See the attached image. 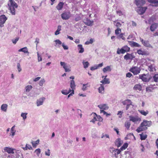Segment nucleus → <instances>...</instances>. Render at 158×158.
Instances as JSON below:
<instances>
[{"mask_svg":"<svg viewBox=\"0 0 158 158\" xmlns=\"http://www.w3.org/2000/svg\"><path fill=\"white\" fill-rule=\"evenodd\" d=\"M152 125V122L146 120H143L141 123L140 126L137 129L136 131L139 133L141 131L147 130L148 127H150Z\"/></svg>","mask_w":158,"mask_h":158,"instance_id":"nucleus-1","label":"nucleus"},{"mask_svg":"<svg viewBox=\"0 0 158 158\" xmlns=\"http://www.w3.org/2000/svg\"><path fill=\"white\" fill-rule=\"evenodd\" d=\"M8 5L10 12L12 15L15 14V9L18 7L17 4L13 0H9Z\"/></svg>","mask_w":158,"mask_h":158,"instance_id":"nucleus-2","label":"nucleus"},{"mask_svg":"<svg viewBox=\"0 0 158 158\" xmlns=\"http://www.w3.org/2000/svg\"><path fill=\"white\" fill-rule=\"evenodd\" d=\"M121 31L122 30L121 28H117L115 30V34L117 36V38L118 39H122L123 40H125V34L121 33Z\"/></svg>","mask_w":158,"mask_h":158,"instance_id":"nucleus-3","label":"nucleus"},{"mask_svg":"<svg viewBox=\"0 0 158 158\" xmlns=\"http://www.w3.org/2000/svg\"><path fill=\"white\" fill-rule=\"evenodd\" d=\"M98 107L101 109L100 113H103L104 114L106 115V116L110 115V114H108L104 110H107L109 108V107L106 104H102L98 106Z\"/></svg>","mask_w":158,"mask_h":158,"instance_id":"nucleus-4","label":"nucleus"},{"mask_svg":"<svg viewBox=\"0 0 158 158\" xmlns=\"http://www.w3.org/2000/svg\"><path fill=\"white\" fill-rule=\"evenodd\" d=\"M139 79L142 80L143 82H148L151 79L152 77L149 73L143 74L139 75Z\"/></svg>","mask_w":158,"mask_h":158,"instance_id":"nucleus-5","label":"nucleus"},{"mask_svg":"<svg viewBox=\"0 0 158 158\" xmlns=\"http://www.w3.org/2000/svg\"><path fill=\"white\" fill-rule=\"evenodd\" d=\"M61 16L63 20H66L71 17V15L70 11H64L61 15Z\"/></svg>","mask_w":158,"mask_h":158,"instance_id":"nucleus-6","label":"nucleus"},{"mask_svg":"<svg viewBox=\"0 0 158 158\" xmlns=\"http://www.w3.org/2000/svg\"><path fill=\"white\" fill-rule=\"evenodd\" d=\"M94 115L93 118L90 121V122L94 123L96 121H99V122H102L103 121L102 118L99 115H97L95 113H94L92 114Z\"/></svg>","mask_w":158,"mask_h":158,"instance_id":"nucleus-7","label":"nucleus"},{"mask_svg":"<svg viewBox=\"0 0 158 158\" xmlns=\"http://www.w3.org/2000/svg\"><path fill=\"white\" fill-rule=\"evenodd\" d=\"M140 68L137 66H134L131 68L129 71L132 73L134 75L139 74L140 71Z\"/></svg>","mask_w":158,"mask_h":158,"instance_id":"nucleus-8","label":"nucleus"},{"mask_svg":"<svg viewBox=\"0 0 158 158\" xmlns=\"http://www.w3.org/2000/svg\"><path fill=\"white\" fill-rule=\"evenodd\" d=\"M129 118L130 121H132L134 123H136L138 122H139L141 120V118L138 116H129Z\"/></svg>","mask_w":158,"mask_h":158,"instance_id":"nucleus-9","label":"nucleus"},{"mask_svg":"<svg viewBox=\"0 0 158 158\" xmlns=\"http://www.w3.org/2000/svg\"><path fill=\"white\" fill-rule=\"evenodd\" d=\"M7 18L5 15H2L0 16V26L1 27L4 26V24L7 20Z\"/></svg>","mask_w":158,"mask_h":158,"instance_id":"nucleus-10","label":"nucleus"},{"mask_svg":"<svg viewBox=\"0 0 158 158\" xmlns=\"http://www.w3.org/2000/svg\"><path fill=\"white\" fill-rule=\"evenodd\" d=\"M60 64L61 66H63L66 72L70 71V67L69 65H67L64 62H60Z\"/></svg>","mask_w":158,"mask_h":158,"instance_id":"nucleus-11","label":"nucleus"},{"mask_svg":"<svg viewBox=\"0 0 158 158\" xmlns=\"http://www.w3.org/2000/svg\"><path fill=\"white\" fill-rule=\"evenodd\" d=\"M124 59L126 60H132L135 58V56L134 55L133 53L130 54L127 53L126 55L124 56Z\"/></svg>","mask_w":158,"mask_h":158,"instance_id":"nucleus-12","label":"nucleus"},{"mask_svg":"<svg viewBox=\"0 0 158 158\" xmlns=\"http://www.w3.org/2000/svg\"><path fill=\"white\" fill-rule=\"evenodd\" d=\"M139 7V9L137 10L138 13L140 15H142L143 14L146 10L147 9V7Z\"/></svg>","mask_w":158,"mask_h":158,"instance_id":"nucleus-13","label":"nucleus"},{"mask_svg":"<svg viewBox=\"0 0 158 158\" xmlns=\"http://www.w3.org/2000/svg\"><path fill=\"white\" fill-rule=\"evenodd\" d=\"M135 4L138 7L143 6L146 3L144 0H135Z\"/></svg>","mask_w":158,"mask_h":158,"instance_id":"nucleus-14","label":"nucleus"},{"mask_svg":"<svg viewBox=\"0 0 158 158\" xmlns=\"http://www.w3.org/2000/svg\"><path fill=\"white\" fill-rule=\"evenodd\" d=\"M140 40L144 46L148 47H150L151 46L149 41H145L141 38H140Z\"/></svg>","mask_w":158,"mask_h":158,"instance_id":"nucleus-15","label":"nucleus"},{"mask_svg":"<svg viewBox=\"0 0 158 158\" xmlns=\"http://www.w3.org/2000/svg\"><path fill=\"white\" fill-rule=\"evenodd\" d=\"M137 53L139 55L146 56L148 55L149 53L147 51H142L141 49H140L137 50Z\"/></svg>","mask_w":158,"mask_h":158,"instance_id":"nucleus-16","label":"nucleus"},{"mask_svg":"<svg viewBox=\"0 0 158 158\" xmlns=\"http://www.w3.org/2000/svg\"><path fill=\"white\" fill-rule=\"evenodd\" d=\"M123 142L120 139H117L115 142V144L118 147H120L123 143Z\"/></svg>","mask_w":158,"mask_h":158,"instance_id":"nucleus-17","label":"nucleus"},{"mask_svg":"<svg viewBox=\"0 0 158 158\" xmlns=\"http://www.w3.org/2000/svg\"><path fill=\"white\" fill-rule=\"evenodd\" d=\"M4 150L6 152L8 153H14V149L10 148L8 147H5L4 148Z\"/></svg>","mask_w":158,"mask_h":158,"instance_id":"nucleus-18","label":"nucleus"},{"mask_svg":"<svg viewBox=\"0 0 158 158\" xmlns=\"http://www.w3.org/2000/svg\"><path fill=\"white\" fill-rule=\"evenodd\" d=\"M84 22L86 25L89 26H92L94 23L93 21L90 20L88 19H84Z\"/></svg>","mask_w":158,"mask_h":158,"instance_id":"nucleus-19","label":"nucleus"},{"mask_svg":"<svg viewBox=\"0 0 158 158\" xmlns=\"http://www.w3.org/2000/svg\"><path fill=\"white\" fill-rule=\"evenodd\" d=\"M70 86L72 89L71 91H72L73 94H74V89H75L76 85L73 80H71Z\"/></svg>","mask_w":158,"mask_h":158,"instance_id":"nucleus-20","label":"nucleus"},{"mask_svg":"<svg viewBox=\"0 0 158 158\" xmlns=\"http://www.w3.org/2000/svg\"><path fill=\"white\" fill-rule=\"evenodd\" d=\"M45 99L44 98H40L37 101L36 103L37 106H40L43 104L44 100Z\"/></svg>","mask_w":158,"mask_h":158,"instance_id":"nucleus-21","label":"nucleus"},{"mask_svg":"<svg viewBox=\"0 0 158 158\" xmlns=\"http://www.w3.org/2000/svg\"><path fill=\"white\" fill-rule=\"evenodd\" d=\"M148 2L152 3L153 6H156L158 5V0H148Z\"/></svg>","mask_w":158,"mask_h":158,"instance_id":"nucleus-22","label":"nucleus"},{"mask_svg":"<svg viewBox=\"0 0 158 158\" xmlns=\"http://www.w3.org/2000/svg\"><path fill=\"white\" fill-rule=\"evenodd\" d=\"M158 26L157 23H154L152 24L150 27V30L151 31H154L157 28Z\"/></svg>","mask_w":158,"mask_h":158,"instance_id":"nucleus-23","label":"nucleus"},{"mask_svg":"<svg viewBox=\"0 0 158 158\" xmlns=\"http://www.w3.org/2000/svg\"><path fill=\"white\" fill-rule=\"evenodd\" d=\"M19 52H23L24 53H29L28 51V49L27 47H25L23 48H21L18 50Z\"/></svg>","mask_w":158,"mask_h":158,"instance_id":"nucleus-24","label":"nucleus"},{"mask_svg":"<svg viewBox=\"0 0 158 158\" xmlns=\"http://www.w3.org/2000/svg\"><path fill=\"white\" fill-rule=\"evenodd\" d=\"M107 77V76L106 75L105 76V77L104 78V79L102 81H101V82L103 84H109L110 83L109 81V80L108 78H106V77Z\"/></svg>","mask_w":158,"mask_h":158,"instance_id":"nucleus-25","label":"nucleus"},{"mask_svg":"<svg viewBox=\"0 0 158 158\" xmlns=\"http://www.w3.org/2000/svg\"><path fill=\"white\" fill-rule=\"evenodd\" d=\"M7 107L8 105L7 104H3L1 106V110L5 112H6L7 111Z\"/></svg>","mask_w":158,"mask_h":158,"instance_id":"nucleus-26","label":"nucleus"},{"mask_svg":"<svg viewBox=\"0 0 158 158\" xmlns=\"http://www.w3.org/2000/svg\"><path fill=\"white\" fill-rule=\"evenodd\" d=\"M64 3L63 2H60L56 6V9L60 10L62 8Z\"/></svg>","mask_w":158,"mask_h":158,"instance_id":"nucleus-27","label":"nucleus"},{"mask_svg":"<svg viewBox=\"0 0 158 158\" xmlns=\"http://www.w3.org/2000/svg\"><path fill=\"white\" fill-rule=\"evenodd\" d=\"M111 69L110 66H107L106 67L104 68L103 69V71L104 73L107 72L111 71Z\"/></svg>","mask_w":158,"mask_h":158,"instance_id":"nucleus-28","label":"nucleus"},{"mask_svg":"<svg viewBox=\"0 0 158 158\" xmlns=\"http://www.w3.org/2000/svg\"><path fill=\"white\" fill-rule=\"evenodd\" d=\"M139 135L140 137V139L141 140H145L147 137V135L145 133H142Z\"/></svg>","mask_w":158,"mask_h":158,"instance_id":"nucleus-29","label":"nucleus"},{"mask_svg":"<svg viewBox=\"0 0 158 158\" xmlns=\"http://www.w3.org/2000/svg\"><path fill=\"white\" fill-rule=\"evenodd\" d=\"M113 23L117 28H120V27L122 26L120 23L117 22V20L113 21Z\"/></svg>","mask_w":158,"mask_h":158,"instance_id":"nucleus-30","label":"nucleus"},{"mask_svg":"<svg viewBox=\"0 0 158 158\" xmlns=\"http://www.w3.org/2000/svg\"><path fill=\"white\" fill-rule=\"evenodd\" d=\"M77 46L78 50H79V53H83L84 51V49L82 45L81 44H78Z\"/></svg>","mask_w":158,"mask_h":158,"instance_id":"nucleus-31","label":"nucleus"},{"mask_svg":"<svg viewBox=\"0 0 158 158\" xmlns=\"http://www.w3.org/2000/svg\"><path fill=\"white\" fill-rule=\"evenodd\" d=\"M148 70L150 72H153L154 70H156L154 64H151L148 66Z\"/></svg>","mask_w":158,"mask_h":158,"instance_id":"nucleus-32","label":"nucleus"},{"mask_svg":"<svg viewBox=\"0 0 158 158\" xmlns=\"http://www.w3.org/2000/svg\"><path fill=\"white\" fill-rule=\"evenodd\" d=\"M130 43V44L131 46L135 47H140L141 46L139 44L134 41H131Z\"/></svg>","mask_w":158,"mask_h":158,"instance_id":"nucleus-33","label":"nucleus"},{"mask_svg":"<svg viewBox=\"0 0 158 158\" xmlns=\"http://www.w3.org/2000/svg\"><path fill=\"white\" fill-rule=\"evenodd\" d=\"M90 86V85L88 83L86 84H84L83 85L82 90L84 91L87 89L88 87H89Z\"/></svg>","mask_w":158,"mask_h":158,"instance_id":"nucleus-34","label":"nucleus"},{"mask_svg":"<svg viewBox=\"0 0 158 158\" xmlns=\"http://www.w3.org/2000/svg\"><path fill=\"white\" fill-rule=\"evenodd\" d=\"M134 89L136 90L140 91L142 89L141 86L139 84L135 85L134 87Z\"/></svg>","mask_w":158,"mask_h":158,"instance_id":"nucleus-35","label":"nucleus"},{"mask_svg":"<svg viewBox=\"0 0 158 158\" xmlns=\"http://www.w3.org/2000/svg\"><path fill=\"white\" fill-rule=\"evenodd\" d=\"M125 53L124 50L122 48H118L117 51V54H124Z\"/></svg>","mask_w":158,"mask_h":158,"instance_id":"nucleus-36","label":"nucleus"},{"mask_svg":"<svg viewBox=\"0 0 158 158\" xmlns=\"http://www.w3.org/2000/svg\"><path fill=\"white\" fill-rule=\"evenodd\" d=\"M123 104L124 105H131V102L130 100L127 99L125 100L123 102Z\"/></svg>","mask_w":158,"mask_h":158,"instance_id":"nucleus-37","label":"nucleus"},{"mask_svg":"<svg viewBox=\"0 0 158 158\" xmlns=\"http://www.w3.org/2000/svg\"><path fill=\"white\" fill-rule=\"evenodd\" d=\"M122 48L124 50L125 53L126 52H129L130 50V48L127 45H125L122 47Z\"/></svg>","mask_w":158,"mask_h":158,"instance_id":"nucleus-38","label":"nucleus"},{"mask_svg":"<svg viewBox=\"0 0 158 158\" xmlns=\"http://www.w3.org/2000/svg\"><path fill=\"white\" fill-rule=\"evenodd\" d=\"M98 90L100 93H102L104 92V87L102 84L101 85V86L99 87Z\"/></svg>","mask_w":158,"mask_h":158,"instance_id":"nucleus-39","label":"nucleus"},{"mask_svg":"<svg viewBox=\"0 0 158 158\" xmlns=\"http://www.w3.org/2000/svg\"><path fill=\"white\" fill-rule=\"evenodd\" d=\"M40 142V140L39 139L37 140L35 142H31V144L33 147L35 148L36 146Z\"/></svg>","mask_w":158,"mask_h":158,"instance_id":"nucleus-40","label":"nucleus"},{"mask_svg":"<svg viewBox=\"0 0 158 158\" xmlns=\"http://www.w3.org/2000/svg\"><path fill=\"white\" fill-rule=\"evenodd\" d=\"M139 112L142 114L144 116H146L149 113L148 111H145L144 110H139Z\"/></svg>","mask_w":158,"mask_h":158,"instance_id":"nucleus-41","label":"nucleus"},{"mask_svg":"<svg viewBox=\"0 0 158 158\" xmlns=\"http://www.w3.org/2000/svg\"><path fill=\"white\" fill-rule=\"evenodd\" d=\"M23 149L24 150H27L28 149L29 150H32V148L31 145L26 144L25 147L23 148Z\"/></svg>","mask_w":158,"mask_h":158,"instance_id":"nucleus-42","label":"nucleus"},{"mask_svg":"<svg viewBox=\"0 0 158 158\" xmlns=\"http://www.w3.org/2000/svg\"><path fill=\"white\" fill-rule=\"evenodd\" d=\"M128 144L127 143H124L123 146H122L121 148L120 149L121 150H123L125 149L128 147Z\"/></svg>","mask_w":158,"mask_h":158,"instance_id":"nucleus-43","label":"nucleus"},{"mask_svg":"<svg viewBox=\"0 0 158 158\" xmlns=\"http://www.w3.org/2000/svg\"><path fill=\"white\" fill-rule=\"evenodd\" d=\"M71 90H72L71 89H69V91L65 90H63L61 91V93L67 95L69 93H70L71 92Z\"/></svg>","mask_w":158,"mask_h":158,"instance_id":"nucleus-44","label":"nucleus"},{"mask_svg":"<svg viewBox=\"0 0 158 158\" xmlns=\"http://www.w3.org/2000/svg\"><path fill=\"white\" fill-rule=\"evenodd\" d=\"M131 125V123L130 122H127L125 123V126L127 129H129Z\"/></svg>","mask_w":158,"mask_h":158,"instance_id":"nucleus-45","label":"nucleus"},{"mask_svg":"<svg viewBox=\"0 0 158 158\" xmlns=\"http://www.w3.org/2000/svg\"><path fill=\"white\" fill-rule=\"evenodd\" d=\"M32 86L31 85H28L26 87V92H29L32 89Z\"/></svg>","mask_w":158,"mask_h":158,"instance_id":"nucleus-46","label":"nucleus"},{"mask_svg":"<svg viewBox=\"0 0 158 158\" xmlns=\"http://www.w3.org/2000/svg\"><path fill=\"white\" fill-rule=\"evenodd\" d=\"M15 127V126H14L11 128V135L13 136L14 135L15 132V131L14 130V128Z\"/></svg>","mask_w":158,"mask_h":158,"instance_id":"nucleus-47","label":"nucleus"},{"mask_svg":"<svg viewBox=\"0 0 158 158\" xmlns=\"http://www.w3.org/2000/svg\"><path fill=\"white\" fill-rule=\"evenodd\" d=\"M153 78L154 79V81L155 82H157L158 80V74H155V75L153 77Z\"/></svg>","mask_w":158,"mask_h":158,"instance_id":"nucleus-48","label":"nucleus"},{"mask_svg":"<svg viewBox=\"0 0 158 158\" xmlns=\"http://www.w3.org/2000/svg\"><path fill=\"white\" fill-rule=\"evenodd\" d=\"M83 64L84 65V68H86L89 65V63L88 61L83 62Z\"/></svg>","mask_w":158,"mask_h":158,"instance_id":"nucleus-49","label":"nucleus"},{"mask_svg":"<svg viewBox=\"0 0 158 158\" xmlns=\"http://www.w3.org/2000/svg\"><path fill=\"white\" fill-rule=\"evenodd\" d=\"M45 81L44 79H42L39 82V85L42 86L43 85L44 83L45 82Z\"/></svg>","mask_w":158,"mask_h":158,"instance_id":"nucleus-50","label":"nucleus"},{"mask_svg":"<svg viewBox=\"0 0 158 158\" xmlns=\"http://www.w3.org/2000/svg\"><path fill=\"white\" fill-rule=\"evenodd\" d=\"M35 152L36 153V154L38 156H39L41 152L40 149L38 148L36 149L35 151Z\"/></svg>","mask_w":158,"mask_h":158,"instance_id":"nucleus-51","label":"nucleus"},{"mask_svg":"<svg viewBox=\"0 0 158 158\" xmlns=\"http://www.w3.org/2000/svg\"><path fill=\"white\" fill-rule=\"evenodd\" d=\"M27 114L26 113H22L21 114V116L23 118V119H25L27 118Z\"/></svg>","mask_w":158,"mask_h":158,"instance_id":"nucleus-52","label":"nucleus"},{"mask_svg":"<svg viewBox=\"0 0 158 158\" xmlns=\"http://www.w3.org/2000/svg\"><path fill=\"white\" fill-rule=\"evenodd\" d=\"M17 67L19 72H20L22 70V69L20 66V64L19 63H18Z\"/></svg>","mask_w":158,"mask_h":158,"instance_id":"nucleus-53","label":"nucleus"},{"mask_svg":"<svg viewBox=\"0 0 158 158\" xmlns=\"http://www.w3.org/2000/svg\"><path fill=\"white\" fill-rule=\"evenodd\" d=\"M62 45L64 50H67L69 48L68 46L66 45H65L64 43H63Z\"/></svg>","mask_w":158,"mask_h":158,"instance_id":"nucleus-54","label":"nucleus"},{"mask_svg":"<svg viewBox=\"0 0 158 158\" xmlns=\"http://www.w3.org/2000/svg\"><path fill=\"white\" fill-rule=\"evenodd\" d=\"M37 55L38 61H42V57L40 55H39V54L38 53H37Z\"/></svg>","mask_w":158,"mask_h":158,"instance_id":"nucleus-55","label":"nucleus"},{"mask_svg":"<svg viewBox=\"0 0 158 158\" xmlns=\"http://www.w3.org/2000/svg\"><path fill=\"white\" fill-rule=\"evenodd\" d=\"M116 13L120 16L122 15H123V14L121 11L119 10L118 11H116Z\"/></svg>","mask_w":158,"mask_h":158,"instance_id":"nucleus-56","label":"nucleus"},{"mask_svg":"<svg viewBox=\"0 0 158 158\" xmlns=\"http://www.w3.org/2000/svg\"><path fill=\"white\" fill-rule=\"evenodd\" d=\"M18 40H19V38H17L15 40H12V41L13 44H15L16 43V42H17V41Z\"/></svg>","mask_w":158,"mask_h":158,"instance_id":"nucleus-57","label":"nucleus"},{"mask_svg":"<svg viewBox=\"0 0 158 158\" xmlns=\"http://www.w3.org/2000/svg\"><path fill=\"white\" fill-rule=\"evenodd\" d=\"M132 76V74L130 73H128L126 74V77H128L129 78L131 77V76Z\"/></svg>","mask_w":158,"mask_h":158,"instance_id":"nucleus-58","label":"nucleus"},{"mask_svg":"<svg viewBox=\"0 0 158 158\" xmlns=\"http://www.w3.org/2000/svg\"><path fill=\"white\" fill-rule=\"evenodd\" d=\"M45 154L46 155L49 156L50 155V150L48 149L47 151H45Z\"/></svg>","mask_w":158,"mask_h":158,"instance_id":"nucleus-59","label":"nucleus"},{"mask_svg":"<svg viewBox=\"0 0 158 158\" xmlns=\"http://www.w3.org/2000/svg\"><path fill=\"white\" fill-rule=\"evenodd\" d=\"M55 41L56 44H62L61 41L59 40H56Z\"/></svg>","mask_w":158,"mask_h":158,"instance_id":"nucleus-60","label":"nucleus"},{"mask_svg":"<svg viewBox=\"0 0 158 158\" xmlns=\"http://www.w3.org/2000/svg\"><path fill=\"white\" fill-rule=\"evenodd\" d=\"M122 113H123V112H122L121 111H118L117 114L118 115H119V118H121L122 115Z\"/></svg>","mask_w":158,"mask_h":158,"instance_id":"nucleus-61","label":"nucleus"},{"mask_svg":"<svg viewBox=\"0 0 158 158\" xmlns=\"http://www.w3.org/2000/svg\"><path fill=\"white\" fill-rule=\"evenodd\" d=\"M97 69H98V68L96 66L94 67H92L90 68V70L92 71L94 70Z\"/></svg>","mask_w":158,"mask_h":158,"instance_id":"nucleus-62","label":"nucleus"},{"mask_svg":"<svg viewBox=\"0 0 158 158\" xmlns=\"http://www.w3.org/2000/svg\"><path fill=\"white\" fill-rule=\"evenodd\" d=\"M41 77H38L36 78H35L34 79L33 81H37L39 80L40 79Z\"/></svg>","mask_w":158,"mask_h":158,"instance_id":"nucleus-63","label":"nucleus"},{"mask_svg":"<svg viewBox=\"0 0 158 158\" xmlns=\"http://www.w3.org/2000/svg\"><path fill=\"white\" fill-rule=\"evenodd\" d=\"M156 145L157 148L158 149V138L156 140Z\"/></svg>","mask_w":158,"mask_h":158,"instance_id":"nucleus-64","label":"nucleus"}]
</instances>
